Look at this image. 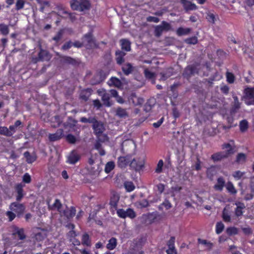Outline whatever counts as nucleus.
<instances>
[{
  "instance_id": "obj_56",
  "label": "nucleus",
  "mask_w": 254,
  "mask_h": 254,
  "mask_svg": "<svg viewBox=\"0 0 254 254\" xmlns=\"http://www.w3.org/2000/svg\"><path fill=\"white\" fill-rule=\"evenodd\" d=\"M66 140L68 143L74 144L76 141V138L72 134H68L66 136Z\"/></svg>"
},
{
  "instance_id": "obj_59",
  "label": "nucleus",
  "mask_w": 254,
  "mask_h": 254,
  "mask_svg": "<svg viewBox=\"0 0 254 254\" xmlns=\"http://www.w3.org/2000/svg\"><path fill=\"white\" fill-rule=\"evenodd\" d=\"M62 13L67 14L70 21L72 22H74L76 19V17L75 16V15H76L75 13H71V12H68L65 10H63L62 12Z\"/></svg>"
},
{
  "instance_id": "obj_61",
  "label": "nucleus",
  "mask_w": 254,
  "mask_h": 254,
  "mask_svg": "<svg viewBox=\"0 0 254 254\" xmlns=\"http://www.w3.org/2000/svg\"><path fill=\"white\" fill-rule=\"evenodd\" d=\"M175 237L174 236L171 237L170 240L167 243L168 248H175Z\"/></svg>"
},
{
  "instance_id": "obj_37",
  "label": "nucleus",
  "mask_w": 254,
  "mask_h": 254,
  "mask_svg": "<svg viewBox=\"0 0 254 254\" xmlns=\"http://www.w3.org/2000/svg\"><path fill=\"white\" fill-rule=\"evenodd\" d=\"M190 28L179 27L177 30V34L179 36L186 35L190 33Z\"/></svg>"
},
{
  "instance_id": "obj_10",
  "label": "nucleus",
  "mask_w": 254,
  "mask_h": 254,
  "mask_svg": "<svg viewBox=\"0 0 254 254\" xmlns=\"http://www.w3.org/2000/svg\"><path fill=\"white\" fill-rule=\"evenodd\" d=\"M180 1L186 12L197 9V6L195 3H192L188 0H180Z\"/></svg>"
},
{
  "instance_id": "obj_16",
  "label": "nucleus",
  "mask_w": 254,
  "mask_h": 254,
  "mask_svg": "<svg viewBox=\"0 0 254 254\" xmlns=\"http://www.w3.org/2000/svg\"><path fill=\"white\" fill-rule=\"evenodd\" d=\"M23 156L26 159V161L28 164H32L37 159V156L35 152L31 154L29 151H25L23 153Z\"/></svg>"
},
{
  "instance_id": "obj_9",
  "label": "nucleus",
  "mask_w": 254,
  "mask_h": 254,
  "mask_svg": "<svg viewBox=\"0 0 254 254\" xmlns=\"http://www.w3.org/2000/svg\"><path fill=\"white\" fill-rule=\"evenodd\" d=\"M156 219V215L154 212L143 214L141 217L142 223L145 224H151L154 222Z\"/></svg>"
},
{
  "instance_id": "obj_44",
  "label": "nucleus",
  "mask_w": 254,
  "mask_h": 254,
  "mask_svg": "<svg viewBox=\"0 0 254 254\" xmlns=\"http://www.w3.org/2000/svg\"><path fill=\"white\" fill-rule=\"evenodd\" d=\"M226 189L231 194H235L237 193V191L235 188L233 184L231 182H228L226 185Z\"/></svg>"
},
{
  "instance_id": "obj_17",
  "label": "nucleus",
  "mask_w": 254,
  "mask_h": 254,
  "mask_svg": "<svg viewBox=\"0 0 254 254\" xmlns=\"http://www.w3.org/2000/svg\"><path fill=\"white\" fill-rule=\"evenodd\" d=\"M122 70L125 75H128L133 71L134 67L132 65L129 63L123 64L122 65Z\"/></svg>"
},
{
  "instance_id": "obj_1",
  "label": "nucleus",
  "mask_w": 254,
  "mask_h": 254,
  "mask_svg": "<svg viewBox=\"0 0 254 254\" xmlns=\"http://www.w3.org/2000/svg\"><path fill=\"white\" fill-rule=\"evenodd\" d=\"M94 133L98 140L104 142L107 139V135L103 133L105 130V127L103 123L95 119L92 125Z\"/></svg>"
},
{
  "instance_id": "obj_28",
  "label": "nucleus",
  "mask_w": 254,
  "mask_h": 254,
  "mask_svg": "<svg viewBox=\"0 0 254 254\" xmlns=\"http://www.w3.org/2000/svg\"><path fill=\"white\" fill-rule=\"evenodd\" d=\"M244 98L248 99H252L254 96V88L247 87L244 91Z\"/></svg>"
},
{
  "instance_id": "obj_32",
  "label": "nucleus",
  "mask_w": 254,
  "mask_h": 254,
  "mask_svg": "<svg viewBox=\"0 0 254 254\" xmlns=\"http://www.w3.org/2000/svg\"><path fill=\"white\" fill-rule=\"evenodd\" d=\"M159 75L161 76L160 79L162 80H166L169 77L173 75L172 69H168L166 70L161 72L159 73Z\"/></svg>"
},
{
  "instance_id": "obj_54",
  "label": "nucleus",
  "mask_w": 254,
  "mask_h": 254,
  "mask_svg": "<svg viewBox=\"0 0 254 254\" xmlns=\"http://www.w3.org/2000/svg\"><path fill=\"white\" fill-rule=\"evenodd\" d=\"M145 77L147 79H153L155 77V73L150 71L148 68H145L144 70Z\"/></svg>"
},
{
  "instance_id": "obj_12",
  "label": "nucleus",
  "mask_w": 254,
  "mask_h": 254,
  "mask_svg": "<svg viewBox=\"0 0 254 254\" xmlns=\"http://www.w3.org/2000/svg\"><path fill=\"white\" fill-rule=\"evenodd\" d=\"M64 134V130L62 128L58 129L54 133L49 134V139L50 141H55L62 138Z\"/></svg>"
},
{
  "instance_id": "obj_19",
  "label": "nucleus",
  "mask_w": 254,
  "mask_h": 254,
  "mask_svg": "<svg viewBox=\"0 0 254 254\" xmlns=\"http://www.w3.org/2000/svg\"><path fill=\"white\" fill-rule=\"evenodd\" d=\"M38 61H48L51 59L49 53L42 49H41L38 54Z\"/></svg>"
},
{
  "instance_id": "obj_40",
  "label": "nucleus",
  "mask_w": 254,
  "mask_h": 254,
  "mask_svg": "<svg viewBox=\"0 0 254 254\" xmlns=\"http://www.w3.org/2000/svg\"><path fill=\"white\" fill-rule=\"evenodd\" d=\"M64 33V30L63 29H60L56 35L52 38V40L55 41L57 43H59L62 39Z\"/></svg>"
},
{
  "instance_id": "obj_22",
  "label": "nucleus",
  "mask_w": 254,
  "mask_h": 254,
  "mask_svg": "<svg viewBox=\"0 0 254 254\" xmlns=\"http://www.w3.org/2000/svg\"><path fill=\"white\" fill-rule=\"evenodd\" d=\"M121 48L123 50L129 52L131 50V43L127 39H122L120 41Z\"/></svg>"
},
{
  "instance_id": "obj_60",
  "label": "nucleus",
  "mask_w": 254,
  "mask_h": 254,
  "mask_svg": "<svg viewBox=\"0 0 254 254\" xmlns=\"http://www.w3.org/2000/svg\"><path fill=\"white\" fill-rule=\"evenodd\" d=\"M16 235H17L19 240H23L26 237L23 228H20V230L19 232H17Z\"/></svg>"
},
{
  "instance_id": "obj_6",
  "label": "nucleus",
  "mask_w": 254,
  "mask_h": 254,
  "mask_svg": "<svg viewBox=\"0 0 254 254\" xmlns=\"http://www.w3.org/2000/svg\"><path fill=\"white\" fill-rule=\"evenodd\" d=\"M132 156L131 155H127L125 156H120L118 159V165L121 168H126L131 162Z\"/></svg>"
},
{
  "instance_id": "obj_2",
  "label": "nucleus",
  "mask_w": 254,
  "mask_h": 254,
  "mask_svg": "<svg viewBox=\"0 0 254 254\" xmlns=\"http://www.w3.org/2000/svg\"><path fill=\"white\" fill-rule=\"evenodd\" d=\"M197 65L196 64H190L187 66L183 73V76L184 78L189 79L195 73H198V70L197 68Z\"/></svg>"
},
{
  "instance_id": "obj_20",
  "label": "nucleus",
  "mask_w": 254,
  "mask_h": 254,
  "mask_svg": "<svg viewBox=\"0 0 254 254\" xmlns=\"http://www.w3.org/2000/svg\"><path fill=\"white\" fill-rule=\"evenodd\" d=\"M61 59L63 63L66 64H71L73 66L77 65L79 62L75 59H73L68 56L61 57Z\"/></svg>"
},
{
  "instance_id": "obj_39",
  "label": "nucleus",
  "mask_w": 254,
  "mask_h": 254,
  "mask_svg": "<svg viewBox=\"0 0 254 254\" xmlns=\"http://www.w3.org/2000/svg\"><path fill=\"white\" fill-rule=\"evenodd\" d=\"M222 148L223 149H224V148H226V149H227V150L225 152L228 156H229L231 154H232L234 153V147H233L229 143H224L223 145H222Z\"/></svg>"
},
{
  "instance_id": "obj_49",
  "label": "nucleus",
  "mask_w": 254,
  "mask_h": 254,
  "mask_svg": "<svg viewBox=\"0 0 254 254\" xmlns=\"http://www.w3.org/2000/svg\"><path fill=\"white\" fill-rule=\"evenodd\" d=\"M185 42L190 45H195L197 43L198 39L196 36L188 38L185 40Z\"/></svg>"
},
{
  "instance_id": "obj_14",
  "label": "nucleus",
  "mask_w": 254,
  "mask_h": 254,
  "mask_svg": "<svg viewBox=\"0 0 254 254\" xmlns=\"http://www.w3.org/2000/svg\"><path fill=\"white\" fill-rule=\"evenodd\" d=\"M47 203L48 204V207L49 210H57V211L61 212V209L62 207V204L59 199H56L54 203L51 205L50 204V201L47 200Z\"/></svg>"
},
{
  "instance_id": "obj_11",
  "label": "nucleus",
  "mask_w": 254,
  "mask_h": 254,
  "mask_svg": "<svg viewBox=\"0 0 254 254\" xmlns=\"http://www.w3.org/2000/svg\"><path fill=\"white\" fill-rule=\"evenodd\" d=\"M92 89L90 88L81 90L79 94V99L85 102L87 101L92 94Z\"/></svg>"
},
{
  "instance_id": "obj_48",
  "label": "nucleus",
  "mask_w": 254,
  "mask_h": 254,
  "mask_svg": "<svg viewBox=\"0 0 254 254\" xmlns=\"http://www.w3.org/2000/svg\"><path fill=\"white\" fill-rule=\"evenodd\" d=\"M22 124L20 120H17L13 125L10 126L9 127V131L12 132V135L16 131V128Z\"/></svg>"
},
{
  "instance_id": "obj_18",
  "label": "nucleus",
  "mask_w": 254,
  "mask_h": 254,
  "mask_svg": "<svg viewBox=\"0 0 254 254\" xmlns=\"http://www.w3.org/2000/svg\"><path fill=\"white\" fill-rule=\"evenodd\" d=\"M126 53L121 50H117L116 51V60L117 64L121 65L125 62L124 57L126 56Z\"/></svg>"
},
{
  "instance_id": "obj_25",
  "label": "nucleus",
  "mask_w": 254,
  "mask_h": 254,
  "mask_svg": "<svg viewBox=\"0 0 254 254\" xmlns=\"http://www.w3.org/2000/svg\"><path fill=\"white\" fill-rule=\"evenodd\" d=\"M225 185V182L224 178L220 177L217 179V183L214 186V189L216 190L221 191Z\"/></svg>"
},
{
  "instance_id": "obj_29",
  "label": "nucleus",
  "mask_w": 254,
  "mask_h": 254,
  "mask_svg": "<svg viewBox=\"0 0 254 254\" xmlns=\"http://www.w3.org/2000/svg\"><path fill=\"white\" fill-rule=\"evenodd\" d=\"M64 215L68 219L73 218L76 213V209L74 207H71L70 208H67L64 211Z\"/></svg>"
},
{
  "instance_id": "obj_26",
  "label": "nucleus",
  "mask_w": 254,
  "mask_h": 254,
  "mask_svg": "<svg viewBox=\"0 0 254 254\" xmlns=\"http://www.w3.org/2000/svg\"><path fill=\"white\" fill-rule=\"evenodd\" d=\"M129 166L135 171H139L143 168L144 165L141 162L137 161L135 159H131Z\"/></svg>"
},
{
  "instance_id": "obj_30",
  "label": "nucleus",
  "mask_w": 254,
  "mask_h": 254,
  "mask_svg": "<svg viewBox=\"0 0 254 254\" xmlns=\"http://www.w3.org/2000/svg\"><path fill=\"white\" fill-rule=\"evenodd\" d=\"M109 84L110 86H114L118 88H120L122 86L121 81L116 77H112L110 79Z\"/></svg>"
},
{
  "instance_id": "obj_8",
  "label": "nucleus",
  "mask_w": 254,
  "mask_h": 254,
  "mask_svg": "<svg viewBox=\"0 0 254 254\" xmlns=\"http://www.w3.org/2000/svg\"><path fill=\"white\" fill-rule=\"evenodd\" d=\"M120 200V196L116 193L112 194L109 202L110 209L111 211L117 209L118 204Z\"/></svg>"
},
{
  "instance_id": "obj_46",
  "label": "nucleus",
  "mask_w": 254,
  "mask_h": 254,
  "mask_svg": "<svg viewBox=\"0 0 254 254\" xmlns=\"http://www.w3.org/2000/svg\"><path fill=\"white\" fill-rule=\"evenodd\" d=\"M115 168V163L113 161L108 162L105 166V172L106 173H110Z\"/></svg>"
},
{
  "instance_id": "obj_50",
  "label": "nucleus",
  "mask_w": 254,
  "mask_h": 254,
  "mask_svg": "<svg viewBox=\"0 0 254 254\" xmlns=\"http://www.w3.org/2000/svg\"><path fill=\"white\" fill-rule=\"evenodd\" d=\"M226 76L227 81L229 83L232 84L234 82L235 77L233 73L227 71L226 72Z\"/></svg>"
},
{
  "instance_id": "obj_15",
  "label": "nucleus",
  "mask_w": 254,
  "mask_h": 254,
  "mask_svg": "<svg viewBox=\"0 0 254 254\" xmlns=\"http://www.w3.org/2000/svg\"><path fill=\"white\" fill-rule=\"evenodd\" d=\"M84 39L86 43L87 48L89 49L92 48L95 45V40L93 37L92 34L91 32H89L84 36Z\"/></svg>"
},
{
  "instance_id": "obj_27",
  "label": "nucleus",
  "mask_w": 254,
  "mask_h": 254,
  "mask_svg": "<svg viewBox=\"0 0 254 254\" xmlns=\"http://www.w3.org/2000/svg\"><path fill=\"white\" fill-rule=\"evenodd\" d=\"M232 97L234 99V101L232 103L231 111L235 113L240 108L241 103H240L239 99L236 95H233Z\"/></svg>"
},
{
  "instance_id": "obj_33",
  "label": "nucleus",
  "mask_w": 254,
  "mask_h": 254,
  "mask_svg": "<svg viewBox=\"0 0 254 254\" xmlns=\"http://www.w3.org/2000/svg\"><path fill=\"white\" fill-rule=\"evenodd\" d=\"M236 205L237 206L235 209V215L237 217L241 216L243 215V212L242 210L245 208V206L243 203L238 202L236 203Z\"/></svg>"
},
{
  "instance_id": "obj_52",
  "label": "nucleus",
  "mask_w": 254,
  "mask_h": 254,
  "mask_svg": "<svg viewBox=\"0 0 254 254\" xmlns=\"http://www.w3.org/2000/svg\"><path fill=\"white\" fill-rule=\"evenodd\" d=\"M127 217L130 219H134L136 216V214L134 210L132 208H128L127 209Z\"/></svg>"
},
{
  "instance_id": "obj_4",
  "label": "nucleus",
  "mask_w": 254,
  "mask_h": 254,
  "mask_svg": "<svg viewBox=\"0 0 254 254\" xmlns=\"http://www.w3.org/2000/svg\"><path fill=\"white\" fill-rule=\"evenodd\" d=\"M9 209L11 211L15 212L18 217H20L24 212L25 207L23 204L14 202L10 204Z\"/></svg>"
},
{
  "instance_id": "obj_47",
  "label": "nucleus",
  "mask_w": 254,
  "mask_h": 254,
  "mask_svg": "<svg viewBox=\"0 0 254 254\" xmlns=\"http://www.w3.org/2000/svg\"><path fill=\"white\" fill-rule=\"evenodd\" d=\"M9 32L7 25L4 24H0V32L3 35H7Z\"/></svg>"
},
{
  "instance_id": "obj_53",
  "label": "nucleus",
  "mask_w": 254,
  "mask_h": 254,
  "mask_svg": "<svg viewBox=\"0 0 254 254\" xmlns=\"http://www.w3.org/2000/svg\"><path fill=\"white\" fill-rule=\"evenodd\" d=\"M224 225L222 222H218L216 225V233L217 234H220L224 230Z\"/></svg>"
},
{
  "instance_id": "obj_62",
  "label": "nucleus",
  "mask_w": 254,
  "mask_h": 254,
  "mask_svg": "<svg viewBox=\"0 0 254 254\" xmlns=\"http://www.w3.org/2000/svg\"><path fill=\"white\" fill-rule=\"evenodd\" d=\"M229 90L230 88L227 85L223 84L220 86V91L225 95H227L229 93Z\"/></svg>"
},
{
  "instance_id": "obj_45",
  "label": "nucleus",
  "mask_w": 254,
  "mask_h": 254,
  "mask_svg": "<svg viewBox=\"0 0 254 254\" xmlns=\"http://www.w3.org/2000/svg\"><path fill=\"white\" fill-rule=\"evenodd\" d=\"M246 160V155L243 153H239L236 157V162L238 163H244Z\"/></svg>"
},
{
  "instance_id": "obj_41",
  "label": "nucleus",
  "mask_w": 254,
  "mask_h": 254,
  "mask_svg": "<svg viewBox=\"0 0 254 254\" xmlns=\"http://www.w3.org/2000/svg\"><path fill=\"white\" fill-rule=\"evenodd\" d=\"M137 207L139 208H146L149 206L148 201L144 199L139 201H138L136 202Z\"/></svg>"
},
{
  "instance_id": "obj_21",
  "label": "nucleus",
  "mask_w": 254,
  "mask_h": 254,
  "mask_svg": "<svg viewBox=\"0 0 254 254\" xmlns=\"http://www.w3.org/2000/svg\"><path fill=\"white\" fill-rule=\"evenodd\" d=\"M80 158V156L77 153L72 151L68 156L67 162L70 164H74L79 161Z\"/></svg>"
},
{
  "instance_id": "obj_34",
  "label": "nucleus",
  "mask_w": 254,
  "mask_h": 254,
  "mask_svg": "<svg viewBox=\"0 0 254 254\" xmlns=\"http://www.w3.org/2000/svg\"><path fill=\"white\" fill-rule=\"evenodd\" d=\"M106 74L104 72V71L102 70H100L98 71L97 74L96 75V77H99V79L98 80L96 81V82H94L92 83L93 84H97L100 83L101 82H102L106 78Z\"/></svg>"
},
{
  "instance_id": "obj_5",
  "label": "nucleus",
  "mask_w": 254,
  "mask_h": 254,
  "mask_svg": "<svg viewBox=\"0 0 254 254\" xmlns=\"http://www.w3.org/2000/svg\"><path fill=\"white\" fill-rule=\"evenodd\" d=\"M128 102L130 104H132L133 106H141L144 102L143 98L138 97L134 92H132L128 98Z\"/></svg>"
},
{
  "instance_id": "obj_13",
  "label": "nucleus",
  "mask_w": 254,
  "mask_h": 254,
  "mask_svg": "<svg viewBox=\"0 0 254 254\" xmlns=\"http://www.w3.org/2000/svg\"><path fill=\"white\" fill-rule=\"evenodd\" d=\"M25 185L22 183L17 184L15 187V190L17 193L16 199L17 201H20L24 196L23 188Z\"/></svg>"
},
{
  "instance_id": "obj_31",
  "label": "nucleus",
  "mask_w": 254,
  "mask_h": 254,
  "mask_svg": "<svg viewBox=\"0 0 254 254\" xmlns=\"http://www.w3.org/2000/svg\"><path fill=\"white\" fill-rule=\"evenodd\" d=\"M90 3L88 0H83L79 3V7L78 10L83 11L89 9L90 7Z\"/></svg>"
},
{
  "instance_id": "obj_3",
  "label": "nucleus",
  "mask_w": 254,
  "mask_h": 254,
  "mask_svg": "<svg viewBox=\"0 0 254 254\" xmlns=\"http://www.w3.org/2000/svg\"><path fill=\"white\" fill-rule=\"evenodd\" d=\"M171 29L170 23L165 21H163L161 25L156 26L155 27L154 34L156 37H159L164 31H168Z\"/></svg>"
},
{
  "instance_id": "obj_24",
  "label": "nucleus",
  "mask_w": 254,
  "mask_h": 254,
  "mask_svg": "<svg viewBox=\"0 0 254 254\" xmlns=\"http://www.w3.org/2000/svg\"><path fill=\"white\" fill-rule=\"evenodd\" d=\"M229 156L225 152H218L211 155V159L214 161H220L224 158H226Z\"/></svg>"
},
{
  "instance_id": "obj_63",
  "label": "nucleus",
  "mask_w": 254,
  "mask_h": 254,
  "mask_svg": "<svg viewBox=\"0 0 254 254\" xmlns=\"http://www.w3.org/2000/svg\"><path fill=\"white\" fill-rule=\"evenodd\" d=\"M125 188L127 191H131L135 189V187L132 182H127L125 184Z\"/></svg>"
},
{
  "instance_id": "obj_64",
  "label": "nucleus",
  "mask_w": 254,
  "mask_h": 254,
  "mask_svg": "<svg viewBox=\"0 0 254 254\" xmlns=\"http://www.w3.org/2000/svg\"><path fill=\"white\" fill-rule=\"evenodd\" d=\"M163 161L162 160H160L157 164V167L155 170V172L157 173H160L162 172V167L163 166Z\"/></svg>"
},
{
  "instance_id": "obj_35",
  "label": "nucleus",
  "mask_w": 254,
  "mask_h": 254,
  "mask_svg": "<svg viewBox=\"0 0 254 254\" xmlns=\"http://www.w3.org/2000/svg\"><path fill=\"white\" fill-rule=\"evenodd\" d=\"M116 113V115L120 118H126L128 116L126 109L121 107L117 108Z\"/></svg>"
},
{
  "instance_id": "obj_43",
  "label": "nucleus",
  "mask_w": 254,
  "mask_h": 254,
  "mask_svg": "<svg viewBox=\"0 0 254 254\" xmlns=\"http://www.w3.org/2000/svg\"><path fill=\"white\" fill-rule=\"evenodd\" d=\"M240 129L241 132H245L248 128V122L246 120L241 121L240 123Z\"/></svg>"
},
{
  "instance_id": "obj_7",
  "label": "nucleus",
  "mask_w": 254,
  "mask_h": 254,
  "mask_svg": "<svg viewBox=\"0 0 254 254\" xmlns=\"http://www.w3.org/2000/svg\"><path fill=\"white\" fill-rule=\"evenodd\" d=\"M98 95L102 97V100L103 104L107 107H110L112 103L110 101V96L109 93L106 92L105 90L101 89L97 91Z\"/></svg>"
},
{
  "instance_id": "obj_51",
  "label": "nucleus",
  "mask_w": 254,
  "mask_h": 254,
  "mask_svg": "<svg viewBox=\"0 0 254 254\" xmlns=\"http://www.w3.org/2000/svg\"><path fill=\"white\" fill-rule=\"evenodd\" d=\"M226 233L229 236L235 235L238 233V230L236 227H230L227 228Z\"/></svg>"
},
{
  "instance_id": "obj_23",
  "label": "nucleus",
  "mask_w": 254,
  "mask_h": 254,
  "mask_svg": "<svg viewBox=\"0 0 254 254\" xmlns=\"http://www.w3.org/2000/svg\"><path fill=\"white\" fill-rule=\"evenodd\" d=\"M81 244L84 246L88 247H90L91 246V239L88 233H84L82 235Z\"/></svg>"
},
{
  "instance_id": "obj_38",
  "label": "nucleus",
  "mask_w": 254,
  "mask_h": 254,
  "mask_svg": "<svg viewBox=\"0 0 254 254\" xmlns=\"http://www.w3.org/2000/svg\"><path fill=\"white\" fill-rule=\"evenodd\" d=\"M197 242H198V243L199 244H202V245L206 246L207 247L208 250L209 251L211 250L213 247V244L212 243H211L210 242H208L206 240H203V239H201L200 238H198L197 239Z\"/></svg>"
},
{
  "instance_id": "obj_42",
  "label": "nucleus",
  "mask_w": 254,
  "mask_h": 254,
  "mask_svg": "<svg viewBox=\"0 0 254 254\" xmlns=\"http://www.w3.org/2000/svg\"><path fill=\"white\" fill-rule=\"evenodd\" d=\"M0 134L9 137L12 135V132L9 131V129L7 127H0Z\"/></svg>"
},
{
  "instance_id": "obj_57",
  "label": "nucleus",
  "mask_w": 254,
  "mask_h": 254,
  "mask_svg": "<svg viewBox=\"0 0 254 254\" xmlns=\"http://www.w3.org/2000/svg\"><path fill=\"white\" fill-rule=\"evenodd\" d=\"M25 3V1L23 0H17L15 3V9L19 10L23 8Z\"/></svg>"
},
{
  "instance_id": "obj_55",
  "label": "nucleus",
  "mask_w": 254,
  "mask_h": 254,
  "mask_svg": "<svg viewBox=\"0 0 254 254\" xmlns=\"http://www.w3.org/2000/svg\"><path fill=\"white\" fill-rule=\"evenodd\" d=\"M79 3L77 0H71L70 1V7L72 10H78L79 7Z\"/></svg>"
},
{
  "instance_id": "obj_36",
  "label": "nucleus",
  "mask_w": 254,
  "mask_h": 254,
  "mask_svg": "<svg viewBox=\"0 0 254 254\" xmlns=\"http://www.w3.org/2000/svg\"><path fill=\"white\" fill-rule=\"evenodd\" d=\"M117 245V239L114 237H112L109 240V243L107 245V248L108 250H113L115 249Z\"/></svg>"
},
{
  "instance_id": "obj_58",
  "label": "nucleus",
  "mask_w": 254,
  "mask_h": 254,
  "mask_svg": "<svg viewBox=\"0 0 254 254\" xmlns=\"http://www.w3.org/2000/svg\"><path fill=\"white\" fill-rule=\"evenodd\" d=\"M127 210H125L123 208L117 209L118 216L121 218H126L127 217Z\"/></svg>"
}]
</instances>
